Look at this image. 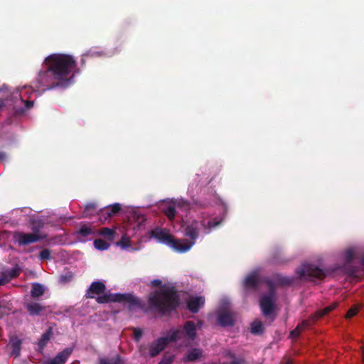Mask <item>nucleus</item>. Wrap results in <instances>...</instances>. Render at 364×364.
I'll return each mask as SVG.
<instances>
[{"label": "nucleus", "instance_id": "f257e3e1", "mask_svg": "<svg viewBox=\"0 0 364 364\" xmlns=\"http://www.w3.org/2000/svg\"><path fill=\"white\" fill-rule=\"evenodd\" d=\"M77 73V62L72 55L51 54L45 58L34 86L42 92L57 88L66 89L74 83Z\"/></svg>", "mask_w": 364, "mask_h": 364}, {"label": "nucleus", "instance_id": "f03ea898", "mask_svg": "<svg viewBox=\"0 0 364 364\" xmlns=\"http://www.w3.org/2000/svg\"><path fill=\"white\" fill-rule=\"evenodd\" d=\"M148 301L151 309L161 314H166L179 306L180 299L174 287L164 285L159 291L151 292Z\"/></svg>", "mask_w": 364, "mask_h": 364}, {"label": "nucleus", "instance_id": "7ed1b4c3", "mask_svg": "<svg viewBox=\"0 0 364 364\" xmlns=\"http://www.w3.org/2000/svg\"><path fill=\"white\" fill-rule=\"evenodd\" d=\"M221 221L214 222L211 220L207 223L205 220L199 222L196 220L186 223L183 227V235L188 237L189 240L179 239L181 242H180L181 248L179 249V252L184 253L191 250L199 237L200 226H203L204 229L211 230L219 225Z\"/></svg>", "mask_w": 364, "mask_h": 364}, {"label": "nucleus", "instance_id": "20e7f679", "mask_svg": "<svg viewBox=\"0 0 364 364\" xmlns=\"http://www.w3.org/2000/svg\"><path fill=\"white\" fill-rule=\"evenodd\" d=\"M98 304H107L110 302H119L127 305L129 311L138 307L141 308L140 300L132 294H109L98 296L96 298Z\"/></svg>", "mask_w": 364, "mask_h": 364}, {"label": "nucleus", "instance_id": "39448f33", "mask_svg": "<svg viewBox=\"0 0 364 364\" xmlns=\"http://www.w3.org/2000/svg\"><path fill=\"white\" fill-rule=\"evenodd\" d=\"M31 230L33 233L17 232L15 235V239L19 245H27L31 243L40 241L43 237L38 234L39 229L43 225L41 220L33 221Z\"/></svg>", "mask_w": 364, "mask_h": 364}, {"label": "nucleus", "instance_id": "423d86ee", "mask_svg": "<svg viewBox=\"0 0 364 364\" xmlns=\"http://www.w3.org/2000/svg\"><path fill=\"white\" fill-rule=\"evenodd\" d=\"M296 273L300 278H315L322 279L326 276V272L318 267L317 266L311 264H304L297 269Z\"/></svg>", "mask_w": 364, "mask_h": 364}, {"label": "nucleus", "instance_id": "0eeeda50", "mask_svg": "<svg viewBox=\"0 0 364 364\" xmlns=\"http://www.w3.org/2000/svg\"><path fill=\"white\" fill-rule=\"evenodd\" d=\"M154 237L159 241L162 242L171 247H172L175 251L179 252V249L181 248V240L179 239L176 238L173 235L170 234L166 230H161L154 232Z\"/></svg>", "mask_w": 364, "mask_h": 364}, {"label": "nucleus", "instance_id": "6e6552de", "mask_svg": "<svg viewBox=\"0 0 364 364\" xmlns=\"http://www.w3.org/2000/svg\"><path fill=\"white\" fill-rule=\"evenodd\" d=\"M122 209V206L119 203H114L112 205H107L104 208L101 209L98 212V215L100 221L105 222L109 218L116 215L119 213Z\"/></svg>", "mask_w": 364, "mask_h": 364}, {"label": "nucleus", "instance_id": "1a4fd4ad", "mask_svg": "<svg viewBox=\"0 0 364 364\" xmlns=\"http://www.w3.org/2000/svg\"><path fill=\"white\" fill-rule=\"evenodd\" d=\"M262 312L264 316H270L274 311V299L271 296H262L259 301Z\"/></svg>", "mask_w": 364, "mask_h": 364}, {"label": "nucleus", "instance_id": "9d476101", "mask_svg": "<svg viewBox=\"0 0 364 364\" xmlns=\"http://www.w3.org/2000/svg\"><path fill=\"white\" fill-rule=\"evenodd\" d=\"M355 258V253L352 249H348L344 252V259H345V269L346 272L350 276H355L358 271V269L355 267L350 265L353 259Z\"/></svg>", "mask_w": 364, "mask_h": 364}, {"label": "nucleus", "instance_id": "9b49d317", "mask_svg": "<svg viewBox=\"0 0 364 364\" xmlns=\"http://www.w3.org/2000/svg\"><path fill=\"white\" fill-rule=\"evenodd\" d=\"M106 286L103 282L100 281L93 282L87 290L86 296L87 298L93 299L95 297V295L104 294Z\"/></svg>", "mask_w": 364, "mask_h": 364}, {"label": "nucleus", "instance_id": "f8f14e48", "mask_svg": "<svg viewBox=\"0 0 364 364\" xmlns=\"http://www.w3.org/2000/svg\"><path fill=\"white\" fill-rule=\"evenodd\" d=\"M167 346L166 339L161 337L154 341L149 346V355L151 357H155L164 350Z\"/></svg>", "mask_w": 364, "mask_h": 364}, {"label": "nucleus", "instance_id": "ddd939ff", "mask_svg": "<svg viewBox=\"0 0 364 364\" xmlns=\"http://www.w3.org/2000/svg\"><path fill=\"white\" fill-rule=\"evenodd\" d=\"M205 304V299L203 296H191L187 302L188 309L193 313L196 314L199 311L200 309Z\"/></svg>", "mask_w": 364, "mask_h": 364}, {"label": "nucleus", "instance_id": "4468645a", "mask_svg": "<svg viewBox=\"0 0 364 364\" xmlns=\"http://www.w3.org/2000/svg\"><path fill=\"white\" fill-rule=\"evenodd\" d=\"M22 340L16 336H11L9 339L8 346L11 349V356L18 358L21 355Z\"/></svg>", "mask_w": 364, "mask_h": 364}, {"label": "nucleus", "instance_id": "2eb2a0df", "mask_svg": "<svg viewBox=\"0 0 364 364\" xmlns=\"http://www.w3.org/2000/svg\"><path fill=\"white\" fill-rule=\"evenodd\" d=\"M262 282V279H259L258 273L257 272H252L245 278L244 286L247 289H256Z\"/></svg>", "mask_w": 364, "mask_h": 364}, {"label": "nucleus", "instance_id": "dca6fc26", "mask_svg": "<svg viewBox=\"0 0 364 364\" xmlns=\"http://www.w3.org/2000/svg\"><path fill=\"white\" fill-rule=\"evenodd\" d=\"M269 280L272 282V284L276 287L278 286H289L293 282V279L284 277L279 274H275L272 275Z\"/></svg>", "mask_w": 364, "mask_h": 364}, {"label": "nucleus", "instance_id": "f3484780", "mask_svg": "<svg viewBox=\"0 0 364 364\" xmlns=\"http://www.w3.org/2000/svg\"><path fill=\"white\" fill-rule=\"evenodd\" d=\"M53 336V328L49 327L41 336L38 341V351L42 353Z\"/></svg>", "mask_w": 364, "mask_h": 364}, {"label": "nucleus", "instance_id": "a211bd4d", "mask_svg": "<svg viewBox=\"0 0 364 364\" xmlns=\"http://www.w3.org/2000/svg\"><path fill=\"white\" fill-rule=\"evenodd\" d=\"M218 323L222 326H232L234 324V319L229 312L224 311L219 314L218 317Z\"/></svg>", "mask_w": 364, "mask_h": 364}, {"label": "nucleus", "instance_id": "6ab92c4d", "mask_svg": "<svg viewBox=\"0 0 364 364\" xmlns=\"http://www.w3.org/2000/svg\"><path fill=\"white\" fill-rule=\"evenodd\" d=\"M26 310L30 316H37L44 310V306L37 302L28 303L26 305Z\"/></svg>", "mask_w": 364, "mask_h": 364}, {"label": "nucleus", "instance_id": "aec40b11", "mask_svg": "<svg viewBox=\"0 0 364 364\" xmlns=\"http://www.w3.org/2000/svg\"><path fill=\"white\" fill-rule=\"evenodd\" d=\"M183 329L186 336L191 340H193L196 336V328L193 321H188L184 323Z\"/></svg>", "mask_w": 364, "mask_h": 364}, {"label": "nucleus", "instance_id": "412c9836", "mask_svg": "<svg viewBox=\"0 0 364 364\" xmlns=\"http://www.w3.org/2000/svg\"><path fill=\"white\" fill-rule=\"evenodd\" d=\"M45 293V287L39 283H33L31 287V296L36 299L43 296Z\"/></svg>", "mask_w": 364, "mask_h": 364}, {"label": "nucleus", "instance_id": "4be33fe9", "mask_svg": "<svg viewBox=\"0 0 364 364\" xmlns=\"http://www.w3.org/2000/svg\"><path fill=\"white\" fill-rule=\"evenodd\" d=\"M201 356L202 350L200 349L193 348L187 353L184 360L188 362L195 361L200 358Z\"/></svg>", "mask_w": 364, "mask_h": 364}, {"label": "nucleus", "instance_id": "5701e85b", "mask_svg": "<svg viewBox=\"0 0 364 364\" xmlns=\"http://www.w3.org/2000/svg\"><path fill=\"white\" fill-rule=\"evenodd\" d=\"M317 320H318V318L314 313V314L311 315L306 320H304L301 321V323H299V328H300L301 331H304L314 325Z\"/></svg>", "mask_w": 364, "mask_h": 364}, {"label": "nucleus", "instance_id": "b1692460", "mask_svg": "<svg viewBox=\"0 0 364 364\" xmlns=\"http://www.w3.org/2000/svg\"><path fill=\"white\" fill-rule=\"evenodd\" d=\"M338 306V302H333L331 305L325 307L323 309L318 310L315 312L316 316L318 319L321 318L324 316L327 315L330 312H331L333 310H334L337 306Z\"/></svg>", "mask_w": 364, "mask_h": 364}, {"label": "nucleus", "instance_id": "393cba45", "mask_svg": "<svg viewBox=\"0 0 364 364\" xmlns=\"http://www.w3.org/2000/svg\"><path fill=\"white\" fill-rule=\"evenodd\" d=\"M21 271V268L18 264H15L10 270L5 271L4 272L11 281L12 279L18 277Z\"/></svg>", "mask_w": 364, "mask_h": 364}, {"label": "nucleus", "instance_id": "a878e982", "mask_svg": "<svg viewBox=\"0 0 364 364\" xmlns=\"http://www.w3.org/2000/svg\"><path fill=\"white\" fill-rule=\"evenodd\" d=\"M264 331V327L260 321H254L251 323V333L255 335H260Z\"/></svg>", "mask_w": 364, "mask_h": 364}, {"label": "nucleus", "instance_id": "bb28decb", "mask_svg": "<svg viewBox=\"0 0 364 364\" xmlns=\"http://www.w3.org/2000/svg\"><path fill=\"white\" fill-rule=\"evenodd\" d=\"M97 205L95 203H90L85 205V210L82 213L83 217L87 218L93 215L97 210Z\"/></svg>", "mask_w": 364, "mask_h": 364}, {"label": "nucleus", "instance_id": "cd10ccee", "mask_svg": "<svg viewBox=\"0 0 364 364\" xmlns=\"http://www.w3.org/2000/svg\"><path fill=\"white\" fill-rule=\"evenodd\" d=\"M100 234L107 240L112 241L115 235V231L113 229L108 228H102L100 230Z\"/></svg>", "mask_w": 364, "mask_h": 364}, {"label": "nucleus", "instance_id": "c85d7f7f", "mask_svg": "<svg viewBox=\"0 0 364 364\" xmlns=\"http://www.w3.org/2000/svg\"><path fill=\"white\" fill-rule=\"evenodd\" d=\"M163 213L170 220H173L176 216V207L173 205H168L166 208H164Z\"/></svg>", "mask_w": 364, "mask_h": 364}, {"label": "nucleus", "instance_id": "c756f323", "mask_svg": "<svg viewBox=\"0 0 364 364\" xmlns=\"http://www.w3.org/2000/svg\"><path fill=\"white\" fill-rule=\"evenodd\" d=\"M94 246L97 250H106L109 247V244L102 239H96L94 241Z\"/></svg>", "mask_w": 364, "mask_h": 364}, {"label": "nucleus", "instance_id": "7c9ffc66", "mask_svg": "<svg viewBox=\"0 0 364 364\" xmlns=\"http://www.w3.org/2000/svg\"><path fill=\"white\" fill-rule=\"evenodd\" d=\"M262 283H265L269 287V292L267 294H265L264 296H271V298L274 299V297L275 296V288L277 287L272 284L269 277L264 278L262 279Z\"/></svg>", "mask_w": 364, "mask_h": 364}, {"label": "nucleus", "instance_id": "2f4dec72", "mask_svg": "<svg viewBox=\"0 0 364 364\" xmlns=\"http://www.w3.org/2000/svg\"><path fill=\"white\" fill-rule=\"evenodd\" d=\"M176 208H178L185 210L191 209L189 202L186 200L180 199L173 202Z\"/></svg>", "mask_w": 364, "mask_h": 364}, {"label": "nucleus", "instance_id": "473e14b6", "mask_svg": "<svg viewBox=\"0 0 364 364\" xmlns=\"http://www.w3.org/2000/svg\"><path fill=\"white\" fill-rule=\"evenodd\" d=\"M183 332L180 330H175L172 331L168 336L164 337L166 339L167 344L170 342H175L181 338V334Z\"/></svg>", "mask_w": 364, "mask_h": 364}, {"label": "nucleus", "instance_id": "72a5a7b5", "mask_svg": "<svg viewBox=\"0 0 364 364\" xmlns=\"http://www.w3.org/2000/svg\"><path fill=\"white\" fill-rule=\"evenodd\" d=\"M77 232L82 237H87L93 233L92 229L86 225H82Z\"/></svg>", "mask_w": 364, "mask_h": 364}, {"label": "nucleus", "instance_id": "f704fd0d", "mask_svg": "<svg viewBox=\"0 0 364 364\" xmlns=\"http://www.w3.org/2000/svg\"><path fill=\"white\" fill-rule=\"evenodd\" d=\"M361 304H356L352 306L346 313V318H350L353 316H355L357 313L362 308Z\"/></svg>", "mask_w": 364, "mask_h": 364}, {"label": "nucleus", "instance_id": "c9c22d12", "mask_svg": "<svg viewBox=\"0 0 364 364\" xmlns=\"http://www.w3.org/2000/svg\"><path fill=\"white\" fill-rule=\"evenodd\" d=\"M281 256L282 252L280 250H277L272 258V262L275 264H281L286 262L287 260L282 258Z\"/></svg>", "mask_w": 364, "mask_h": 364}, {"label": "nucleus", "instance_id": "e433bc0d", "mask_svg": "<svg viewBox=\"0 0 364 364\" xmlns=\"http://www.w3.org/2000/svg\"><path fill=\"white\" fill-rule=\"evenodd\" d=\"M73 279V274L72 272H67L64 274H61L59 277V282L63 284L68 283Z\"/></svg>", "mask_w": 364, "mask_h": 364}, {"label": "nucleus", "instance_id": "4c0bfd02", "mask_svg": "<svg viewBox=\"0 0 364 364\" xmlns=\"http://www.w3.org/2000/svg\"><path fill=\"white\" fill-rule=\"evenodd\" d=\"M38 258L41 260H49L51 259L50 251L48 249H43L39 252Z\"/></svg>", "mask_w": 364, "mask_h": 364}, {"label": "nucleus", "instance_id": "58836bf2", "mask_svg": "<svg viewBox=\"0 0 364 364\" xmlns=\"http://www.w3.org/2000/svg\"><path fill=\"white\" fill-rule=\"evenodd\" d=\"M122 248H126L130 245V240L128 237H122L120 241L118 242Z\"/></svg>", "mask_w": 364, "mask_h": 364}, {"label": "nucleus", "instance_id": "ea45409f", "mask_svg": "<svg viewBox=\"0 0 364 364\" xmlns=\"http://www.w3.org/2000/svg\"><path fill=\"white\" fill-rule=\"evenodd\" d=\"M173 360V356L172 355H164L161 361L158 364H171Z\"/></svg>", "mask_w": 364, "mask_h": 364}, {"label": "nucleus", "instance_id": "a19ab883", "mask_svg": "<svg viewBox=\"0 0 364 364\" xmlns=\"http://www.w3.org/2000/svg\"><path fill=\"white\" fill-rule=\"evenodd\" d=\"M9 282H10V280L8 278L7 275L6 274V273L4 272H2L1 274L0 275V286L4 285V284H7Z\"/></svg>", "mask_w": 364, "mask_h": 364}, {"label": "nucleus", "instance_id": "79ce46f5", "mask_svg": "<svg viewBox=\"0 0 364 364\" xmlns=\"http://www.w3.org/2000/svg\"><path fill=\"white\" fill-rule=\"evenodd\" d=\"M16 97L18 96L20 97V100H21V102H24L25 103L26 109H30V108H31L33 107V101H29V100L25 101V100H23L22 99V97L20 96V95L18 94V92H16Z\"/></svg>", "mask_w": 364, "mask_h": 364}, {"label": "nucleus", "instance_id": "37998d69", "mask_svg": "<svg viewBox=\"0 0 364 364\" xmlns=\"http://www.w3.org/2000/svg\"><path fill=\"white\" fill-rule=\"evenodd\" d=\"M134 339L139 341L142 336V331L139 328H134Z\"/></svg>", "mask_w": 364, "mask_h": 364}, {"label": "nucleus", "instance_id": "c03bdc74", "mask_svg": "<svg viewBox=\"0 0 364 364\" xmlns=\"http://www.w3.org/2000/svg\"><path fill=\"white\" fill-rule=\"evenodd\" d=\"M109 361L111 363V364H122L121 357L119 355Z\"/></svg>", "mask_w": 364, "mask_h": 364}, {"label": "nucleus", "instance_id": "a18cd8bd", "mask_svg": "<svg viewBox=\"0 0 364 364\" xmlns=\"http://www.w3.org/2000/svg\"><path fill=\"white\" fill-rule=\"evenodd\" d=\"M301 331H302L300 328H299V326L297 325V326L293 331H291V335L292 336L296 337L300 335Z\"/></svg>", "mask_w": 364, "mask_h": 364}, {"label": "nucleus", "instance_id": "49530a36", "mask_svg": "<svg viewBox=\"0 0 364 364\" xmlns=\"http://www.w3.org/2000/svg\"><path fill=\"white\" fill-rule=\"evenodd\" d=\"M151 283L153 287H160L162 284V282L161 280L156 279L152 280Z\"/></svg>", "mask_w": 364, "mask_h": 364}, {"label": "nucleus", "instance_id": "de8ad7c7", "mask_svg": "<svg viewBox=\"0 0 364 364\" xmlns=\"http://www.w3.org/2000/svg\"><path fill=\"white\" fill-rule=\"evenodd\" d=\"M244 360L242 359H235L232 360L230 364H243Z\"/></svg>", "mask_w": 364, "mask_h": 364}, {"label": "nucleus", "instance_id": "09e8293b", "mask_svg": "<svg viewBox=\"0 0 364 364\" xmlns=\"http://www.w3.org/2000/svg\"><path fill=\"white\" fill-rule=\"evenodd\" d=\"M99 364H111V363L106 358H101L99 361Z\"/></svg>", "mask_w": 364, "mask_h": 364}, {"label": "nucleus", "instance_id": "8fccbe9b", "mask_svg": "<svg viewBox=\"0 0 364 364\" xmlns=\"http://www.w3.org/2000/svg\"><path fill=\"white\" fill-rule=\"evenodd\" d=\"M23 112H24V109H23V108L16 110V113L18 114H21Z\"/></svg>", "mask_w": 364, "mask_h": 364}, {"label": "nucleus", "instance_id": "3c124183", "mask_svg": "<svg viewBox=\"0 0 364 364\" xmlns=\"http://www.w3.org/2000/svg\"><path fill=\"white\" fill-rule=\"evenodd\" d=\"M4 106V102L3 100L0 99V109Z\"/></svg>", "mask_w": 364, "mask_h": 364}, {"label": "nucleus", "instance_id": "603ef678", "mask_svg": "<svg viewBox=\"0 0 364 364\" xmlns=\"http://www.w3.org/2000/svg\"><path fill=\"white\" fill-rule=\"evenodd\" d=\"M360 264L362 266H364V255L362 257V258L360 259Z\"/></svg>", "mask_w": 364, "mask_h": 364}, {"label": "nucleus", "instance_id": "864d4df0", "mask_svg": "<svg viewBox=\"0 0 364 364\" xmlns=\"http://www.w3.org/2000/svg\"><path fill=\"white\" fill-rule=\"evenodd\" d=\"M363 360L364 362V346L362 348Z\"/></svg>", "mask_w": 364, "mask_h": 364}, {"label": "nucleus", "instance_id": "5fc2aeb1", "mask_svg": "<svg viewBox=\"0 0 364 364\" xmlns=\"http://www.w3.org/2000/svg\"><path fill=\"white\" fill-rule=\"evenodd\" d=\"M4 153L0 152V160H1V159H3V158H4Z\"/></svg>", "mask_w": 364, "mask_h": 364}]
</instances>
